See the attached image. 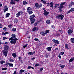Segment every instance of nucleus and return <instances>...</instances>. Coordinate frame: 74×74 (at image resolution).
I'll list each match as a JSON object with an SVG mask.
<instances>
[{"instance_id":"f257e3e1","label":"nucleus","mask_w":74,"mask_h":74,"mask_svg":"<svg viewBox=\"0 0 74 74\" xmlns=\"http://www.w3.org/2000/svg\"><path fill=\"white\" fill-rule=\"evenodd\" d=\"M9 47L7 45H5L4 46V50H3V55L5 56V57H7V53L8 52V48Z\"/></svg>"},{"instance_id":"f03ea898","label":"nucleus","mask_w":74,"mask_h":74,"mask_svg":"<svg viewBox=\"0 0 74 74\" xmlns=\"http://www.w3.org/2000/svg\"><path fill=\"white\" fill-rule=\"evenodd\" d=\"M56 17L57 19H60L61 20H62L64 17V16L62 14H58Z\"/></svg>"},{"instance_id":"7ed1b4c3","label":"nucleus","mask_w":74,"mask_h":74,"mask_svg":"<svg viewBox=\"0 0 74 74\" xmlns=\"http://www.w3.org/2000/svg\"><path fill=\"white\" fill-rule=\"evenodd\" d=\"M17 38H15L13 40H11L10 41V43L12 44H13L15 45L16 42V40H18Z\"/></svg>"},{"instance_id":"20e7f679","label":"nucleus","mask_w":74,"mask_h":74,"mask_svg":"<svg viewBox=\"0 0 74 74\" xmlns=\"http://www.w3.org/2000/svg\"><path fill=\"white\" fill-rule=\"evenodd\" d=\"M36 15L34 14H33L29 18L30 21H35V19L34 18L35 16Z\"/></svg>"},{"instance_id":"39448f33","label":"nucleus","mask_w":74,"mask_h":74,"mask_svg":"<svg viewBox=\"0 0 74 74\" xmlns=\"http://www.w3.org/2000/svg\"><path fill=\"white\" fill-rule=\"evenodd\" d=\"M15 1L18 2L19 1V0H11V2L10 3V4H15Z\"/></svg>"},{"instance_id":"423d86ee","label":"nucleus","mask_w":74,"mask_h":74,"mask_svg":"<svg viewBox=\"0 0 74 74\" xmlns=\"http://www.w3.org/2000/svg\"><path fill=\"white\" fill-rule=\"evenodd\" d=\"M3 10L4 11L3 12L4 13L5 12H6V11H8V8H7V6H5L4 7Z\"/></svg>"},{"instance_id":"0eeeda50","label":"nucleus","mask_w":74,"mask_h":74,"mask_svg":"<svg viewBox=\"0 0 74 74\" xmlns=\"http://www.w3.org/2000/svg\"><path fill=\"white\" fill-rule=\"evenodd\" d=\"M52 41L53 42H54V43H56L57 44H59V41L58 40H56L53 39L52 40Z\"/></svg>"},{"instance_id":"6e6552de","label":"nucleus","mask_w":74,"mask_h":74,"mask_svg":"<svg viewBox=\"0 0 74 74\" xmlns=\"http://www.w3.org/2000/svg\"><path fill=\"white\" fill-rule=\"evenodd\" d=\"M38 30V28L36 27H34L33 29H32V32H34L35 31H37Z\"/></svg>"},{"instance_id":"1a4fd4ad","label":"nucleus","mask_w":74,"mask_h":74,"mask_svg":"<svg viewBox=\"0 0 74 74\" xmlns=\"http://www.w3.org/2000/svg\"><path fill=\"white\" fill-rule=\"evenodd\" d=\"M49 14V12H47L46 10H45L44 11L43 14L45 15L46 16H48V14Z\"/></svg>"},{"instance_id":"9d476101","label":"nucleus","mask_w":74,"mask_h":74,"mask_svg":"<svg viewBox=\"0 0 74 74\" xmlns=\"http://www.w3.org/2000/svg\"><path fill=\"white\" fill-rule=\"evenodd\" d=\"M73 31L71 30V29H69L68 31V33L69 35H70L71 34H72Z\"/></svg>"},{"instance_id":"9b49d317","label":"nucleus","mask_w":74,"mask_h":74,"mask_svg":"<svg viewBox=\"0 0 74 74\" xmlns=\"http://www.w3.org/2000/svg\"><path fill=\"white\" fill-rule=\"evenodd\" d=\"M20 15H21V11H20L19 12H18L17 13L16 16V17H19V16H20Z\"/></svg>"},{"instance_id":"f8f14e48","label":"nucleus","mask_w":74,"mask_h":74,"mask_svg":"<svg viewBox=\"0 0 74 74\" xmlns=\"http://www.w3.org/2000/svg\"><path fill=\"white\" fill-rule=\"evenodd\" d=\"M32 69L33 70H34V68L33 67L30 66H28V68L27 69V70H29V69Z\"/></svg>"},{"instance_id":"ddd939ff","label":"nucleus","mask_w":74,"mask_h":74,"mask_svg":"<svg viewBox=\"0 0 74 74\" xmlns=\"http://www.w3.org/2000/svg\"><path fill=\"white\" fill-rule=\"evenodd\" d=\"M40 34H41V35H42V36H45L46 34L45 32H40Z\"/></svg>"},{"instance_id":"4468645a","label":"nucleus","mask_w":74,"mask_h":74,"mask_svg":"<svg viewBox=\"0 0 74 74\" xmlns=\"http://www.w3.org/2000/svg\"><path fill=\"white\" fill-rule=\"evenodd\" d=\"M73 60H74V57L71 58L69 60V63H71V62H72Z\"/></svg>"},{"instance_id":"2eb2a0df","label":"nucleus","mask_w":74,"mask_h":74,"mask_svg":"<svg viewBox=\"0 0 74 74\" xmlns=\"http://www.w3.org/2000/svg\"><path fill=\"white\" fill-rule=\"evenodd\" d=\"M52 48V47H48L47 48V49L48 51H51Z\"/></svg>"},{"instance_id":"dca6fc26","label":"nucleus","mask_w":74,"mask_h":74,"mask_svg":"<svg viewBox=\"0 0 74 74\" xmlns=\"http://www.w3.org/2000/svg\"><path fill=\"white\" fill-rule=\"evenodd\" d=\"M27 9L28 11H32V8L28 7L27 8Z\"/></svg>"},{"instance_id":"f3484780","label":"nucleus","mask_w":74,"mask_h":74,"mask_svg":"<svg viewBox=\"0 0 74 74\" xmlns=\"http://www.w3.org/2000/svg\"><path fill=\"white\" fill-rule=\"evenodd\" d=\"M65 48L67 49H69V46H68V44H65Z\"/></svg>"},{"instance_id":"a211bd4d","label":"nucleus","mask_w":74,"mask_h":74,"mask_svg":"<svg viewBox=\"0 0 74 74\" xmlns=\"http://www.w3.org/2000/svg\"><path fill=\"white\" fill-rule=\"evenodd\" d=\"M12 56H13L14 58H16V53H13L12 54Z\"/></svg>"},{"instance_id":"6ab92c4d","label":"nucleus","mask_w":74,"mask_h":74,"mask_svg":"<svg viewBox=\"0 0 74 74\" xmlns=\"http://www.w3.org/2000/svg\"><path fill=\"white\" fill-rule=\"evenodd\" d=\"M60 9H61V10H62V8H64V6L63 5H62V4H60Z\"/></svg>"},{"instance_id":"aec40b11","label":"nucleus","mask_w":74,"mask_h":74,"mask_svg":"<svg viewBox=\"0 0 74 74\" xmlns=\"http://www.w3.org/2000/svg\"><path fill=\"white\" fill-rule=\"evenodd\" d=\"M53 2H51L50 3V7H51L52 8H53Z\"/></svg>"},{"instance_id":"412c9836","label":"nucleus","mask_w":74,"mask_h":74,"mask_svg":"<svg viewBox=\"0 0 74 74\" xmlns=\"http://www.w3.org/2000/svg\"><path fill=\"white\" fill-rule=\"evenodd\" d=\"M27 12L28 13V14L29 15H31V14H33V12L31 11H28Z\"/></svg>"},{"instance_id":"4be33fe9","label":"nucleus","mask_w":74,"mask_h":74,"mask_svg":"<svg viewBox=\"0 0 74 74\" xmlns=\"http://www.w3.org/2000/svg\"><path fill=\"white\" fill-rule=\"evenodd\" d=\"M71 41L72 43H74V38H72L71 39Z\"/></svg>"},{"instance_id":"5701e85b","label":"nucleus","mask_w":74,"mask_h":74,"mask_svg":"<svg viewBox=\"0 0 74 74\" xmlns=\"http://www.w3.org/2000/svg\"><path fill=\"white\" fill-rule=\"evenodd\" d=\"M18 22V18H16L14 19V23H17Z\"/></svg>"},{"instance_id":"b1692460","label":"nucleus","mask_w":74,"mask_h":74,"mask_svg":"<svg viewBox=\"0 0 74 74\" xmlns=\"http://www.w3.org/2000/svg\"><path fill=\"white\" fill-rule=\"evenodd\" d=\"M39 5L38 3H36L35 4V6L36 8H38V7H39Z\"/></svg>"},{"instance_id":"393cba45","label":"nucleus","mask_w":74,"mask_h":74,"mask_svg":"<svg viewBox=\"0 0 74 74\" xmlns=\"http://www.w3.org/2000/svg\"><path fill=\"white\" fill-rule=\"evenodd\" d=\"M51 23V21L49 20H47L46 21V23L47 24H49L50 23Z\"/></svg>"},{"instance_id":"a878e982","label":"nucleus","mask_w":74,"mask_h":74,"mask_svg":"<svg viewBox=\"0 0 74 74\" xmlns=\"http://www.w3.org/2000/svg\"><path fill=\"white\" fill-rule=\"evenodd\" d=\"M11 36L12 37H13V39L16 38V36H15V34H12Z\"/></svg>"},{"instance_id":"bb28decb","label":"nucleus","mask_w":74,"mask_h":74,"mask_svg":"<svg viewBox=\"0 0 74 74\" xmlns=\"http://www.w3.org/2000/svg\"><path fill=\"white\" fill-rule=\"evenodd\" d=\"M8 32H6L4 33V32H2V35H5V34H8Z\"/></svg>"},{"instance_id":"cd10ccee","label":"nucleus","mask_w":74,"mask_h":74,"mask_svg":"<svg viewBox=\"0 0 74 74\" xmlns=\"http://www.w3.org/2000/svg\"><path fill=\"white\" fill-rule=\"evenodd\" d=\"M49 32V30H46V31H45V34H47V33H48Z\"/></svg>"},{"instance_id":"c85d7f7f","label":"nucleus","mask_w":74,"mask_h":74,"mask_svg":"<svg viewBox=\"0 0 74 74\" xmlns=\"http://www.w3.org/2000/svg\"><path fill=\"white\" fill-rule=\"evenodd\" d=\"M10 14L9 13H8L5 16L6 18H7V17H9V16H10Z\"/></svg>"},{"instance_id":"c756f323","label":"nucleus","mask_w":74,"mask_h":74,"mask_svg":"<svg viewBox=\"0 0 74 74\" xmlns=\"http://www.w3.org/2000/svg\"><path fill=\"white\" fill-rule=\"evenodd\" d=\"M25 71V70H22V69H21L20 70V73H23V72H24Z\"/></svg>"},{"instance_id":"7c9ffc66","label":"nucleus","mask_w":74,"mask_h":74,"mask_svg":"<svg viewBox=\"0 0 74 74\" xmlns=\"http://www.w3.org/2000/svg\"><path fill=\"white\" fill-rule=\"evenodd\" d=\"M41 1H42V3H44V4H46V1H44L43 0H40Z\"/></svg>"},{"instance_id":"2f4dec72","label":"nucleus","mask_w":74,"mask_h":74,"mask_svg":"<svg viewBox=\"0 0 74 74\" xmlns=\"http://www.w3.org/2000/svg\"><path fill=\"white\" fill-rule=\"evenodd\" d=\"M65 65H61L60 66V67L61 68V69H63L64 67H65Z\"/></svg>"},{"instance_id":"473e14b6","label":"nucleus","mask_w":74,"mask_h":74,"mask_svg":"<svg viewBox=\"0 0 74 74\" xmlns=\"http://www.w3.org/2000/svg\"><path fill=\"white\" fill-rule=\"evenodd\" d=\"M59 4H56L55 5L54 7L55 8H56L57 7H58V6H59Z\"/></svg>"},{"instance_id":"72a5a7b5","label":"nucleus","mask_w":74,"mask_h":74,"mask_svg":"<svg viewBox=\"0 0 74 74\" xmlns=\"http://www.w3.org/2000/svg\"><path fill=\"white\" fill-rule=\"evenodd\" d=\"M40 66V64H39L36 63L35 65V67H37V66Z\"/></svg>"},{"instance_id":"f704fd0d","label":"nucleus","mask_w":74,"mask_h":74,"mask_svg":"<svg viewBox=\"0 0 74 74\" xmlns=\"http://www.w3.org/2000/svg\"><path fill=\"white\" fill-rule=\"evenodd\" d=\"M5 61H4L3 60L2 61L0 62L1 64H3V63H5Z\"/></svg>"},{"instance_id":"c9c22d12","label":"nucleus","mask_w":74,"mask_h":74,"mask_svg":"<svg viewBox=\"0 0 74 74\" xmlns=\"http://www.w3.org/2000/svg\"><path fill=\"white\" fill-rule=\"evenodd\" d=\"M59 8V10L60 12H62V10H61V9L60 8V6L58 7V8Z\"/></svg>"},{"instance_id":"e433bc0d","label":"nucleus","mask_w":74,"mask_h":74,"mask_svg":"<svg viewBox=\"0 0 74 74\" xmlns=\"http://www.w3.org/2000/svg\"><path fill=\"white\" fill-rule=\"evenodd\" d=\"M12 26V25L11 24H10V25H8V27H9V28H11V27Z\"/></svg>"},{"instance_id":"4c0bfd02","label":"nucleus","mask_w":74,"mask_h":74,"mask_svg":"<svg viewBox=\"0 0 74 74\" xmlns=\"http://www.w3.org/2000/svg\"><path fill=\"white\" fill-rule=\"evenodd\" d=\"M12 30L13 32H15L16 31V28H12Z\"/></svg>"},{"instance_id":"58836bf2","label":"nucleus","mask_w":74,"mask_h":74,"mask_svg":"<svg viewBox=\"0 0 74 74\" xmlns=\"http://www.w3.org/2000/svg\"><path fill=\"white\" fill-rule=\"evenodd\" d=\"M23 4L24 5H25L27 4V2H26L25 1H24L23 2Z\"/></svg>"},{"instance_id":"ea45409f","label":"nucleus","mask_w":74,"mask_h":74,"mask_svg":"<svg viewBox=\"0 0 74 74\" xmlns=\"http://www.w3.org/2000/svg\"><path fill=\"white\" fill-rule=\"evenodd\" d=\"M7 68H3L2 69V70H7Z\"/></svg>"},{"instance_id":"a19ab883","label":"nucleus","mask_w":74,"mask_h":74,"mask_svg":"<svg viewBox=\"0 0 74 74\" xmlns=\"http://www.w3.org/2000/svg\"><path fill=\"white\" fill-rule=\"evenodd\" d=\"M6 39H7V38L5 37H3V40H6Z\"/></svg>"},{"instance_id":"79ce46f5","label":"nucleus","mask_w":74,"mask_h":74,"mask_svg":"<svg viewBox=\"0 0 74 74\" xmlns=\"http://www.w3.org/2000/svg\"><path fill=\"white\" fill-rule=\"evenodd\" d=\"M31 25H33V23H34V22H35V21H31Z\"/></svg>"},{"instance_id":"37998d69","label":"nucleus","mask_w":74,"mask_h":74,"mask_svg":"<svg viewBox=\"0 0 74 74\" xmlns=\"http://www.w3.org/2000/svg\"><path fill=\"white\" fill-rule=\"evenodd\" d=\"M32 52H30L28 53V55H32Z\"/></svg>"},{"instance_id":"c03bdc74","label":"nucleus","mask_w":74,"mask_h":74,"mask_svg":"<svg viewBox=\"0 0 74 74\" xmlns=\"http://www.w3.org/2000/svg\"><path fill=\"white\" fill-rule=\"evenodd\" d=\"M10 67H13V64H9Z\"/></svg>"},{"instance_id":"a18cd8bd","label":"nucleus","mask_w":74,"mask_h":74,"mask_svg":"<svg viewBox=\"0 0 74 74\" xmlns=\"http://www.w3.org/2000/svg\"><path fill=\"white\" fill-rule=\"evenodd\" d=\"M9 61H10V62H14V60H12L11 58L9 59Z\"/></svg>"},{"instance_id":"49530a36","label":"nucleus","mask_w":74,"mask_h":74,"mask_svg":"<svg viewBox=\"0 0 74 74\" xmlns=\"http://www.w3.org/2000/svg\"><path fill=\"white\" fill-rule=\"evenodd\" d=\"M13 37H11L10 38L9 40V41H10L11 40H13V39H14L13 38Z\"/></svg>"},{"instance_id":"de8ad7c7","label":"nucleus","mask_w":74,"mask_h":74,"mask_svg":"<svg viewBox=\"0 0 74 74\" xmlns=\"http://www.w3.org/2000/svg\"><path fill=\"white\" fill-rule=\"evenodd\" d=\"M71 11H72V12H73V11H74V8H72L71 9Z\"/></svg>"},{"instance_id":"09e8293b","label":"nucleus","mask_w":74,"mask_h":74,"mask_svg":"<svg viewBox=\"0 0 74 74\" xmlns=\"http://www.w3.org/2000/svg\"><path fill=\"white\" fill-rule=\"evenodd\" d=\"M28 45V44H26V45H24L23 46V48H26L27 47V46Z\"/></svg>"},{"instance_id":"8fccbe9b","label":"nucleus","mask_w":74,"mask_h":74,"mask_svg":"<svg viewBox=\"0 0 74 74\" xmlns=\"http://www.w3.org/2000/svg\"><path fill=\"white\" fill-rule=\"evenodd\" d=\"M70 4L71 5H74V2H71V3H70Z\"/></svg>"},{"instance_id":"3c124183","label":"nucleus","mask_w":74,"mask_h":74,"mask_svg":"<svg viewBox=\"0 0 74 74\" xmlns=\"http://www.w3.org/2000/svg\"><path fill=\"white\" fill-rule=\"evenodd\" d=\"M51 27L53 29H55V26L54 25H52Z\"/></svg>"},{"instance_id":"603ef678","label":"nucleus","mask_w":74,"mask_h":74,"mask_svg":"<svg viewBox=\"0 0 74 74\" xmlns=\"http://www.w3.org/2000/svg\"><path fill=\"white\" fill-rule=\"evenodd\" d=\"M42 6V4H40L39 5L38 8H41Z\"/></svg>"},{"instance_id":"864d4df0","label":"nucleus","mask_w":74,"mask_h":74,"mask_svg":"<svg viewBox=\"0 0 74 74\" xmlns=\"http://www.w3.org/2000/svg\"><path fill=\"white\" fill-rule=\"evenodd\" d=\"M65 4V2H63L62 3H61V4H62V5H64Z\"/></svg>"},{"instance_id":"5fc2aeb1","label":"nucleus","mask_w":74,"mask_h":74,"mask_svg":"<svg viewBox=\"0 0 74 74\" xmlns=\"http://www.w3.org/2000/svg\"><path fill=\"white\" fill-rule=\"evenodd\" d=\"M34 40L35 41H39V40L38 38H35Z\"/></svg>"},{"instance_id":"6e6d98bb","label":"nucleus","mask_w":74,"mask_h":74,"mask_svg":"<svg viewBox=\"0 0 74 74\" xmlns=\"http://www.w3.org/2000/svg\"><path fill=\"white\" fill-rule=\"evenodd\" d=\"M72 12V11L71 10H69L68 11L67 13H68L69 14V13H70V12Z\"/></svg>"},{"instance_id":"4d7b16f0","label":"nucleus","mask_w":74,"mask_h":74,"mask_svg":"<svg viewBox=\"0 0 74 74\" xmlns=\"http://www.w3.org/2000/svg\"><path fill=\"white\" fill-rule=\"evenodd\" d=\"M9 64H10V63H9L8 62H7L5 64V65L6 66H8V65H9Z\"/></svg>"},{"instance_id":"13d9d810","label":"nucleus","mask_w":74,"mask_h":74,"mask_svg":"<svg viewBox=\"0 0 74 74\" xmlns=\"http://www.w3.org/2000/svg\"><path fill=\"white\" fill-rule=\"evenodd\" d=\"M60 53H61V55H64V52H61Z\"/></svg>"},{"instance_id":"bf43d9fd","label":"nucleus","mask_w":74,"mask_h":74,"mask_svg":"<svg viewBox=\"0 0 74 74\" xmlns=\"http://www.w3.org/2000/svg\"><path fill=\"white\" fill-rule=\"evenodd\" d=\"M42 70H43V68H41L40 71H41V72L42 71Z\"/></svg>"},{"instance_id":"052dcab7","label":"nucleus","mask_w":74,"mask_h":74,"mask_svg":"<svg viewBox=\"0 0 74 74\" xmlns=\"http://www.w3.org/2000/svg\"><path fill=\"white\" fill-rule=\"evenodd\" d=\"M46 4H47V6H49V3H47Z\"/></svg>"},{"instance_id":"680f3d73","label":"nucleus","mask_w":74,"mask_h":74,"mask_svg":"<svg viewBox=\"0 0 74 74\" xmlns=\"http://www.w3.org/2000/svg\"><path fill=\"white\" fill-rule=\"evenodd\" d=\"M59 55L58 56V57L59 58V59H61V58H62V57H61V56H60V54H59Z\"/></svg>"},{"instance_id":"e2e57ef3","label":"nucleus","mask_w":74,"mask_h":74,"mask_svg":"<svg viewBox=\"0 0 74 74\" xmlns=\"http://www.w3.org/2000/svg\"><path fill=\"white\" fill-rule=\"evenodd\" d=\"M3 30H6L7 29V27H4L3 28Z\"/></svg>"},{"instance_id":"0e129e2a","label":"nucleus","mask_w":74,"mask_h":74,"mask_svg":"<svg viewBox=\"0 0 74 74\" xmlns=\"http://www.w3.org/2000/svg\"><path fill=\"white\" fill-rule=\"evenodd\" d=\"M37 25V23H36L34 24V25L35 26H36Z\"/></svg>"},{"instance_id":"69168bd1","label":"nucleus","mask_w":74,"mask_h":74,"mask_svg":"<svg viewBox=\"0 0 74 74\" xmlns=\"http://www.w3.org/2000/svg\"><path fill=\"white\" fill-rule=\"evenodd\" d=\"M68 6L69 7H71L72 6V5L71 4H70L68 5Z\"/></svg>"},{"instance_id":"338daca9","label":"nucleus","mask_w":74,"mask_h":74,"mask_svg":"<svg viewBox=\"0 0 74 74\" xmlns=\"http://www.w3.org/2000/svg\"><path fill=\"white\" fill-rule=\"evenodd\" d=\"M3 27V25L1 24L0 25V28H1Z\"/></svg>"},{"instance_id":"774afa93","label":"nucleus","mask_w":74,"mask_h":74,"mask_svg":"<svg viewBox=\"0 0 74 74\" xmlns=\"http://www.w3.org/2000/svg\"><path fill=\"white\" fill-rule=\"evenodd\" d=\"M13 74H16V71H14V73Z\"/></svg>"}]
</instances>
